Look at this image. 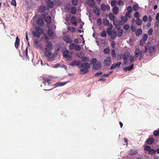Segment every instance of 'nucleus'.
<instances>
[{"instance_id": "nucleus-35", "label": "nucleus", "mask_w": 159, "mask_h": 159, "mask_svg": "<svg viewBox=\"0 0 159 159\" xmlns=\"http://www.w3.org/2000/svg\"><path fill=\"white\" fill-rule=\"evenodd\" d=\"M33 35L37 38H39L40 36V34H39V33L36 31H34L32 32Z\"/></svg>"}, {"instance_id": "nucleus-26", "label": "nucleus", "mask_w": 159, "mask_h": 159, "mask_svg": "<svg viewBox=\"0 0 159 159\" xmlns=\"http://www.w3.org/2000/svg\"><path fill=\"white\" fill-rule=\"evenodd\" d=\"M66 84V82H58L56 83V84H55V86L56 87L62 86Z\"/></svg>"}, {"instance_id": "nucleus-25", "label": "nucleus", "mask_w": 159, "mask_h": 159, "mask_svg": "<svg viewBox=\"0 0 159 159\" xmlns=\"http://www.w3.org/2000/svg\"><path fill=\"white\" fill-rule=\"evenodd\" d=\"M101 65L100 63H96L93 66V67L94 69L98 70L100 68Z\"/></svg>"}, {"instance_id": "nucleus-39", "label": "nucleus", "mask_w": 159, "mask_h": 159, "mask_svg": "<svg viewBox=\"0 0 159 159\" xmlns=\"http://www.w3.org/2000/svg\"><path fill=\"white\" fill-rule=\"evenodd\" d=\"M110 52V50L109 48H105L103 50V52L106 54H109Z\"/></svg>"}, {"instance_id": "nucleus-7", "label": "nucleus", "mask_w": 159, "mask_h": 159, "mask_svg": "<svg viewBox=\"0 0 159 159\" xmlns=\"http://www.w3.org/2000/svg\"><path fill=\"white\" fill-rule=\"evenodd\" d=\"M130 55L129 52H126L123 55V59L124 62V64H126L127 62V59L129 57Z\"/></svg>"}, {"instance_id": "nucleus-17", "label": "nucleus", "mask_w": 159, "mask_h": 159, "mask_svg": "<svg viewBox=\"0 0 159 159\" xmlns=\"http://www.w3.org/2000/svg\"><path fill=\"white\" fill-rule=\"evenodd\" d=\"M154 141V139L153 138H148L146 141V143L149 145L152 144Z\"/></svg>"}, {"instance_id": "nucleus-10", "label": "nucleus", "mask_w": 159, "mask_h": 159, "mask_svg": "<svg viewBox=\"0 0 159 159\" xmlns=\"http://www.w3.org/2000/svg\"><path fill=\"white\" fill-rule=\"evenodd\" d=\"M93 12L97 16L99 15L100 14V9L98 8L97 6H95L93 7Z\"/></svg>"}, {"instance_id": "nucleus-28", "label": "nucleus", "mask_w": 159, "mask_h": 159, "mask_svg": "<svg viewBox=\"0 0 159 159\" xmlns=\"http://www.w3.org/2000/svg\"><path fill=\"white\" fill-rule=\"evenodd\" d=\"M123 33V30L122 29H118V30L117 36L120 37L122 36Z\"/></svg>"}, {"instance_id": "nucleus-50", "label": "nucleus", "mask_w": 159, "mask_h": 159, "mask_svg": "<svg viewBox=\"0 0 159 159\" xmlns=\"http://www.w3.org/2000/svg\"><path fill=\"white\" fill-rule=\"evenodd\" d=\"M148 35L147 34H144L143 36V37L142 39V40L146 41L148 39Z\"/></svg>"}, {"instance_id": "nucleus-23", "label": "nucleus", "mask_w": 159, "mask_h": 159, "mask_svg": "<svg viewBox=\"0 0 159 159\" xmlns=\"http://www.w3.org/2000/svg\"><path fill=\"white\" fill-rule=\"evenodd\" d=\"M71 22L72 24H74L75 25H76V24L77 23L76 22V20L75 16H73L71 19Z\"/></svg>"}, {"instance_id": "nucleus-18", "label": "nucleus", "mask_w": 159, "mask_h": 159, "mask_svg": "<svg viewBox=\"0 0 159 159\" xmlns=\"http://www.w3.org/2000/svg\"><path fill=\"white\" fill-rule=\"evenodd\" d=\"M63 40L65 42L67 43H71V40L68 36H65L63 37Z\"/></svg>"}, {"instance_id": "nucleus-41", "label": "nucleus", "mask_w": 159, "mask_h": 159, "mask_svg": "<svg viewBox=\"0 0 159 159\" xmlns=\"http://www.w3.org/2000/svg\"><path fill=\"white\" fill-rule=\"evenodd\" d=\"M39 10L40 12H43L45 10V7L43 6H40L39 8Z\"/></svg>"}, {"instance_id": "nucleus-3", "label": "nucleus", "mask_w": 159, "mask_h": 159, "mask_svg": "<svg viewBox=\"0 0 159 159\" xmlns=\"http://www.w3.org/2000/svg\"><path fill=\"white\" fill-rule=\"evenodd\" d=\"M111 28H107L106 31L108 34L113 39L115 38L116 36V30H111Z\"/></svg>"}, {"instance_id": "nucleus-13", "label": "nucleus", "mask_w": 159, "mask_h": 159, "mask_svg": "<svg viewBox=\"0 0 159 159\" xmlns=\"http://www.w3.org/2000/svg\"><path fill=\"white\" fill-rule=\"evenodd\" d=\"M37 24L39 25L42 26L44 25L43 20L40 18H38L36 20Z\"/></svg>"}, {"instance_id": "nucleus-45", "label": "nucleus", "mask_w": 159, "mask_h": 159, "mask_svg": "<svg viewBox=\"0 0 159 159\" xmlns=\"http://www.w3.org/2000/svg\"><path fill=\"white\" fill-rule=\"evenodd\" d=\"M138 5L136 4H134L132 6L133 9L135 11H137L138 9Z\"/></svg>"}, {"instance_id": "nucleus-52", "label": "nucleus", "mask_w": 159, "mask_h": 159, "mask_svg": "<svg viewBox=\"0 0 159 159\" xmlns=\"http://www.w3.org/2000/svg\"><path fill=\"white\" fill-rule=\"evenodd\" d=\"M75 49L76 50L79 51L81 49V47L80 45L75 44Z\"/></svg>"}, {"instance_id": "nucleus-19", "label": "nucleus", "mask_w": 159, "mask_h": 159, "mask_svg": "<svg viewBox=\"0 0 159 159\" xmlns=\"http://www.w3.org/2000/svg\"><path fill=\"white\" fill-rule=\"evenodd\" d=\"M142 33V30L141 29H138L135 32V34L136 36L137 37L140 36Z\"/></svg>"}, {"instance_id": "nucleus-33", "label": "nucleus", "mask_w": 159, "mask_h": 159, "mask_svg": "<svg viewBox=\"0 0 159 159\" xmlns=\"http://www.w3.org/2000/svg\"><path fill=\"white\" fill-rule=\"evenodd\" d=\"M109 19L112 20H114L115 19V17L114 15L112 13H109L108 15Z\"/></svg>"}, {"instance_id": "nucleus-53", "label": "nucleus", "mask_w": 159, "mask_h": 159, "mask_svg": "<svg viewBox=\"0 0 159 159\" xmlns=\"http://www.w3.org/2000/svg\"><path fill=\"white\" fill-rule=\"evenodd\" d=\"M111 55L113 57H116V54L115 52V50L113 49L111 51Z\"/></svg>"}, {"instance_id": "nucleus-29", "label": "nucleus", "mask_w": 159, "mask_h": 159, "mask_svg": "<svg viewBox=\"0 0 159 159\" xmlns=\"http://www.w3.org/2000/svg\"><path fill=\"white\" fill-rule=\"evenodd\" d=\"M97 62V60L96 58H93L90 61V63L91 65H93V66Z\"/></svg>"}, {"instance_id": "nucleus-2", "label": "nucleus", "mask_w": 159, "mask_h": 159, "mask_svg": "<svg viewBox=\"0 0 159 159\" xmlns=\"http://www.w3.org/2000/svg\"><path fill=\"white\" fill-rule=\"evenodd\" d=\"M147 50V47L146 46H145V50L140 51L139 48H137L134 51V56L136 57H138L139 56V59H141L143 57L144 55L143 53L146 52Z\"/></svg>"}, {"instance_id": "nucleus-42", "label": "nucleus", "mask_w": 159, "mask_h": 159, "mask_svg": "<svg viewBox=\"0 0 159 159\" xmlns=\"http://www.w3.org/2000/svg\"><path fill=\"white\" fill-rule=\"evenodd\" d=\"M140 16L139 13L138 11H136L134 13V16L136 18H139Z\"/></svg>"}, {"instance_id": "nucleus-30", "label": "nucleus", "mask_w": 159, "mask_h": 159, "mask_svg": "<svg viewBox=\"0 0 159 159\" xmlns=\"http://www.w3.org/2000/svg\"><path fill=\"white\" fill-rule=\"evenodd\" d=\"M76 8L75 7H72L71 9V12L73 14H75L76 13Z\"/></svg>"}, {"instance_id": "nucleus-47", "label": "nucleus", "mask_w": 159, "mask_h": 159, "mask_svg": "<svg viewBox=\"0 0 159 159\" xmlns=\"http://www.w3.org/2000/svg\"><path fill=\"white\" fill-rule=\"evenodd\" d=\"M72 3L74 6H76L78 5V0H72Z\"/></svg>"}, {"instance_id": "nucleus-51", "label": "nucleus", "mask_w": 159, "mask_h": 159, "mask_svg": "<svg viewBox=\"0 0 159 159\" xmlns=\"http://www.w3.org/2000/svg\"><path fill=\"white\" fill-rule=\"evenodd\" d=\"M107 35L106 32L105 30H103L100 34V36L102 37H105Z\"/></svg>"}, {"instance_id": "nucleus-64", "label": "nucleus", "mask_w": 159, "mask_h": 159, "mask_svg": "<svg viewBox=\"0 0 159 159\" xmlns=\"http://www.w3.org/2000/svg\"><path fill=\"white\" fill-rule=\"evenodd\" d=\"M148 20V17L146 16H144L143 18V20L145 22H147Z\"/></svg>"}, {"instance_id": "nucleus-55", "label": "nucleus", "mask_w": 159, "mask_h": 159, "mask_svg": "<svg viewBox=\"0 0 159 159\" xmlns=\"http://www.w3.org/2000/svg\"><path fill=\"white\" fill-rule=\"evenodd\" d=\"M152 32L153 29L152 28H150L148 30V35H151L152 34Z\"/></svg>"}, {"instance_id": "nucleus-9", "label": "nucleus", "mask_w": 159, "mask_h": 159, "mask_svg": "<svg viewBox=\"0 0 159 159\" xmlns=\"http://www.w3.org/2000/svg\"><path fill=\"white\" fill-rule=\"evenodd\" d=\"M101 10L103 11H105L106 10L108 11L110 9V7L108 4L105 5L103 4H102L101 5Z\"/></svg>"}, {"instance_id": "nucleus-56", "label": "nucleus", "mask_w": 159, "mask_h": 159, "mask_svg": "<svg viewBox=\"0 0 159 159\" xmlns=\"http://www.w3.org/2000/svg\"><path fill=\"white\" fill-rule=\"evenodd\" d=\"M39 43V40L37 39H35L34 41V45L37 46Z\"/></svg>"}, {"instance_id": "nucleus-43", "label": "nucleus", "mask_w": 159, "mask_h": 159, "mask_svg": "<svg viewBox=\"0 0 159 159\" xmlns=\"http://www.w3.org/2000/svg\"><path fill=\"white\" fill-rule=\"evenodd\" d=\"M153 134L156 137L159 135V130H155L153 132Z\"/></svg>"}, {"instance_id": "nucleus-49", "label": "nucleus", "mask_w": 159, "mask_h": 159, "mask_svg": "<svg viewBox=\"0 0 159 159\" xmlns=\"http://www.w3.org/2000/svg\"><path fill=\"white\" fill-rule=\"evenodd\" d=\"M89 58L86 57H83L82 58V61L83 62L89 61Z\"/></svg>"}, {"instance_id": "nucleus-46", "label": "nucleus", "mask_w": 159, "mask_h": 159, "mask_svg": "<svg viewBox=\"0 0 159 159\" xmlns=\"http://www.w3.org/2000/svg\"><path fill=\"white\" fill-rule=\"evenodd\" d=\"M121 18L122 21L124 22H126L128 20L126 16H123L121 17Z\"/></svg>"}, {"instance_id": "nucleus-14", "label": "nucleus", "mask_w": 159, "mask_h": 159, "mask_svg": "<svg viewBox=\"0 0 159 159\" xmlns=\"http://www.w3.org/2000/svg\"><path fill=\"white\" fill-rule=\"evenodd\" d=\"M80 63L79 61H77L76 60H75L70 63L69 64V65L72 66H80Z\"/></svg>"}, {"instance_id": "nucleus-60", "label": "nucleus", "mask_w": 159, "mask_h": 159, "mask_svg": "<svg viewBox=\"0 0 159 159\" xmlns=\"http://www.w3.org/2000/svg\"><path fill=\"white\" fill-rule=\"evenodd\" d=\"M151 147L149 146H146L144 147V149L146 151H149V150L151 149Z\"/></svg>"}, {"instance_id": "nucleus-63", "label": "nucleus", "mask_w": 159, "mask_h": 159, "mask_svg": "<svg viewBox=\"0 0 159 159\" xmlns=\"http://www.w3.org/2000/svg\"><path fill=\"white\" fill-rule=\"evenodd\" d=\"M145 41L142 40V39H141L140 41V45L142 46H143Z\"/></svg>"}, {"instance_id": "nucleus-5", "label": "nucleus", "mask_w": 159, "mask_h": 159, "mask_svg": "<svg viewBox=\"0 0 159 159\" xmlns=\"http://www.w3.org/2000/svg\"><path fill=\"white\" fill-rule=\"evenodd\" d=\"M53 48V44L52 42L50 41H48L46 43V45L45 47L46 51H51Z\"/></svg>"}, {"instance_id": "nucleus-32", "label": "nucleus", "mask_w": 159, "mask_h": 159, "mask_svg": "<svg viewBox=\"0 0 159 159\" xmlns=\"http://www.w3.org/2000/svg\"><path fill=\"white\" fill-rule=\"evenodd\" d=\"M135 23L138 25H141L142 21L139 18H137L135 20Z\"/></svg>"}, {"instance_id": "nucleus-4", "label": "nucleus", "mask_w": 159, "mask_h": 159, "mask_svg": "<svg viewBox=\"0 0 159 159\" xmlns=\"http://www.w3.org/2000/svg\"><path fill=\"white\" fill-rule=\"evenodd\" d=\"M44 53L45 56L48 58V60L52 59L54 58V55L51 51H45Z\"/></svg>"}, {"instance_id": "nucleus-24", "label": "nucleus", "mask_w": 159, "mask_h": 159, "mask_svg": "<svg viewBox=\"0 0 159 159\" xmlns=\"http://www.w3.org/2000/svg\"><path fill=\"white\" fill-rule=\"evenodd\" d=\"M20 44V40L18 38V36L16 38V41L15 43V46L16 48H17Z\"/></svg>"}, {"instance_id": "nucleus-54", "label": "nucleus", "mask_w": 159, "mask_h": 159, "mask_svg": "<svg viewBox=\"0 0 159 159\" xmlns=\"http://www.w3.org/2000/svg\"><path fill=\"white\" fill-rule=\"evenodd\" d=\"M123 28H124V29L125 30H128L129 29L130 27H129V25L127 24L125 25L124 26Z\"/></svg>"}, {"instance_id": "nucleus-15", "label": "nucleus", "mask_w": 159, "mask_h": 159, "mask_svg": "<svg viewBox=\"0 0 159 159\" xmlns=\"http://www.w3.org/2000/svg\"><path fill=\"white\" fill-rule=\"evenodd\" d=\"M43 83L45 85H49L51 83V80L48 78H43Z\"/></svg>"}, {"instance_id": "nucleus-37", "label": "nucleus", "mask_w": 159, "mask_h": 159, "mask_svg": "<svg viewBox=\"0 0 159 159\" xmlns=\"http://www.w3.org/2000/svg\"><path fill=\"white\" fill-rule=\"evenodd\" d=\"M103 24L106 26L108 25L109 24V20L106 18H104L103 19Z\"/></svg>"}, {"instance_id": "nucleus-59", "label": "nucleus", "mask_w": 159, "mask_h": 159, "mask_svg": "<svg viewBox=\"0 0 159 159\" xmlns=\"http://www.w3.org/2000/svg\"><path fill=\"white\" fill-rule=\"evenodd\" d=\"M11 4L14 6L16 5V2L15 0H12L11 2Z\"/></svg>"}, {"instance_id": "nucleus-44", "label": "nucleus", "mask_w": 159, "mask_h": 159, "mask_svg": "<svg viewBox=\"0 0 159 159\" xmlns=\"http://www.w3.org/2000/svg\"><path fill=\"white\" fill-rule=\"evenodd\" d=\"M75 44L74 43H72L69 46V49L71 50H72L75 48Z\"/></svg>"}, {"instance_id": "nucleus-11", "label": "nucleus", "mask_w": 159, "mask_h": 159, "mask_svg": "<svg viewBox=\"0 0 159 159\" xmlns=\"http://www.w3.org/2000/svg\"><path fill=\"white\" fill-rule=\"evenodd\" d=\"M87 5L90 7H94L95 3L93 0H87Z\"/></svg>"}, {"instance_id": "nucleus-12", "label": "nucleus", "mask_w": 159, "mask_h": 159, "mask_svg": "<svg viewBox=\"0 0 159 159\" xmlns=\"http://www.w3.org/2000/svg\"><path fill=\"white\" fill-rule=\"evenodd\" d=\"M121 64V62H120L113 63L110 69V70H112L115 68L118 67Z\"/></svg>"}, {"instance_id": "nucleus-27", "label": "nucleus", "mask_w": 159, "mask_h": 159, "mask_svg": "<svg viewBox=\"0 0 159 159\" xmlns=\"http://www.w3.org/2000/svg\"><path fill=\"white\" fill-rule=\"evenodd\" d=\"M112 11L114 14H117L119 12L118 8L116 7H114L112 9Z\"/></svg>"}, {"instance_id": "nucleus-38", "label": "nucleus", "mask_w": 159, "mask_h": 159, "mask_svg": "<svg viewBox=\"0 0 159 159\" xmlns=\"http://www.w3.org/2000/svg\"><path fill=\"white\" fill-rule=\"evenodd\" d=\"M28 47H27L25 50L24 51V52H23V53H24V55L26 56V58H27L28 59H29V57L28 55Z\"/></svg>"}, {"instance_id": "nucleus-40", "label": "nucleus", "mask_w": 159, "mask_h": 159, "mask_svg": "<svg viewBox=\"0 0 159 159\" xmlns=\"http://www.w3.org/2000/svg\"><path fill=\"white\" fill-rule=\"evenodd\" d=\"M155 50V47L154 46L151 47L149 50V52L150 54L153 53Z\"/></svg>"}, {"instance_id": "nucleus-61", "label": "nucleus", "mask_w": 159, "mask_h": 159, "mask_svg": "<svg viewBox=\"0 0 159 159\" xmlns=\"http://www.w3.org/2000/svg\"><path fill=\"white\" fill-rule=\"evenodd\" d=\"M116 1L115 0H114V1H112L111 2V5L112 7H114L116 5Z\"/></svg>"}, {"instance_id": "nucleus-1", "label": "nucleus", "mask_w": 159, "mask_h": 159, "mask_svg": "<svg viewBox=\"0 0 159 159\" xmlns=\"http://www.w3.org/2000/svg\"><path fill=\"white\" fill-rule=\"evenodd\" d=\"M81 68L80 72L81 74H84L89 72L88 69L90 67V65L88 63L80 64V66Z\"/></svg>"}, {"instance_id": "nucleus-48", "label": "nucleus", "mask_w": 159, "mask_h": 159, "mask_svg": "<svg viewBox=\"0 0 159 159\" xmlns=\"http://www.w3.org/2000/svg\"><path fill=\"white\" fill-rule=\"evenodd\" d=\"M155 152L156 151L155 149H150L149 151H148V153L149 154L152 155L154 154L155 153Z\"/></svg>"}, {"instance_id": "nucleus-34", "label": "nucleus", "mask_w": 159, "mask_h": 159, "mask_svg": "<svg viewBox=\"0 0 159 159\" xmlns=\"http://www.w3.org/2000/svg\"><path fill=\"white\" fill-rule=\"evenodd\" d=\"M134 67V65L132 64L130 66H129L127 67H126L124 69V70L125 71H126V70H128L130 71L132 70Z\"/></svg>"}, {"instance_id": "nucleus-22", "label": "nucleus", "mask_w": 159, "mask_h": 159, "mask_svg": "<svg viewBox=\"0 0 159 159\" xmlns=\"http://www.w3.org/2000/svg\"><path fill=\"white\" fill-rule=\"evenodd\" d=\"M47 33L49 37L51 38H53L54 36V34L53 31L49 29L48 30Z\"/></svg>"}, {"instance_id": "nucleus-16", "label": "nucleus", "mask_w": 159, "mask_h": 159, "mask_svg": "<svg viewBox=\"0 0 159 159\" xmlns=\"http://www.w3.org/2000/svg\"><path fill=\"white\" fill-rule=\"evenodd\" d=\"M35 31L38 32L39 34H42L43 33V29L39 26H36L35 28Z\"/></svg>"}, {"instance_id": "nucleus-20", "label": "nucleus", "mask_w": 159, "mask_h": 159, "mask_svg": "<svg viewBox=\"0 0 159 159\" xmlns=\"http://www.w3.org/2000/svg\"><path fill=\"white\" fill-rule=\"evenodd\" d=\"M138 153L137 150L132 149L129 152V154L131 156H133L134 155Z\"/></svg>"}, {"instance_id": "nucleus-57", "label": "nucleus", "mask_w": 159, "mask_h": 159, "mask_svg": "<svg viewBox=\"0 0 159 159\" xmlns=\"http://www.w3.org/2000/svg\"><path fill=\"white\" fill-rule=\"evenodd\" d=\"M127 12L131 13L132 11V7L130 6H129L127 8Z\"/></svg>"}, {"instance_id": "nucleus-58", "label": "nucleus", "mask_w": 159, "mask_h": 159, "mask_svg": "<svg viewBox=\"0 0 159 159\" xmlns=\"http://www.w3.org/2000/svg\"><path fill=\"white\" fill-rule=\"evenodd\" d=\"M77 56L80 58H82L83 57L84 55L83 52H80L77 54Z\"/></svg>"}, {"instance_id": "nucleus-36", "label": "nucleus", "mask_w": 159, "mask_h": 159, "mask_svg": "<svg viewBox=\"0 0 159 159\" xmlns=\"http://www.w3.org/2000/svg\"><path fill=\"white\" fill-rule=\"evenodd\" d=\"M67 29L72 32H74L75 31V29L73 27L69 26L67 27Z\"/></svg>"}, {"instance_id": "nucleus-8", "label": "nucleus", "mask_w": 159, "mask_h": 159, "mask_svg": "<svg viewBox=\"0 0 159 159\" xmlns=\"http://www.w3.org/2000/svg\"><path fill=\"white\" fill-rule=\"evenodd\" d=\"M111 61L110 56L107 57L104 61V63L106 66H109L111 64Z\"/></svg>"}, {"instance_id": "nucleus-21", "label": "nucleus", "mask_w": 159, "mask_h": 159, "mask_svg": "<svg viewBox=\"0 0 159 159\" xmlns=\"http://www.w3.org/2000/svg\"><path fill=\"white\" fill-rule=\"evenodd\" d=\"M47 5L48 7L52 8L54 7V3L52 1L48 0L47 2Z\"/></svg>"}, {"instance_id": "nucleus-62", "label": "nucleus", "mask_w": 159, "mask_h": 159, "mask_svg": "<svg viewBox=\"0 0 159 159\" xmlns=\"http://www.w3.org/2000/svg\"><path fill=\"white\" fill-rule=\"evenodd\" d=\"M97 22L99 25H100L102 24V21L101 19H98L97 20Z\"/></svg>"}, {"instance_id": "nucleus-31", "label": "nucleus", "mask_w": 159, "mask_h": 159, "mask_svg": "<svg viewBox=\"0 0 159 159\" xmlns=\"http://www.w3.org/2000/svg\"><path fill=\"white\" fill-rule=\"evenodd\" d=\"M45 21L47 23L49 24L52 21L51 18L49 16H47L46 18Z\"/></svg>"}, {"instance_id": "nucleus-6", "label": "nucleus", "mask_w": 159, "mask_h": 159, "mask_svg": "<svg viewBox=\"0 0 159 159\" xmlns=\"http://www.w3.org/2000/svg\"><path fill=\"white\" fill-rule=\"evenodd\" d=\"M69 54V52L68 50L64 51L63 52V57L66 58L68 61H70L72 59V57Z\"/></svg>"}]
</instances>
